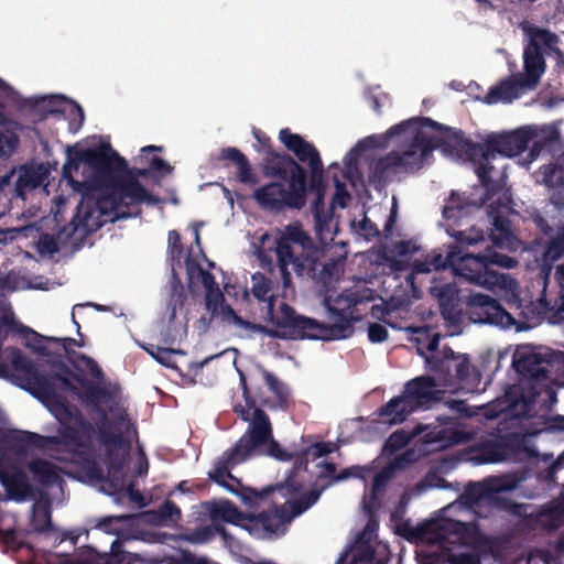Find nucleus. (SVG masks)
Returning a JSON list of instances; mask_svg holds the SVG:
<instances>
[{"instance_id":"f257e3e1","label":"nucleus","mask_w":564,"mask_h":564,"mask_svg":"<svg viewBox=\"0 0 564 564\" xmlns=\"http://www.w3.org/2000/svg\"><path fill=\"white\" fill-rule=\"evenodd\" d=\"M259 455H268L280 462H290L295 457V453L286 451L274 440L271 421L262 409L254 410L247 431L231 448L223 453L214 469L208 473V477L251 508L257 507L259 501L267 499L274 491H279L285 498H294L303 490V484L293 475L284 482L261 490L243 486L240 479L231 474V468Z\"/></svg>"},{"instance_id":"f03ea898","label":"nucleus","mask_w":564,"mask_h":564,"mask_svg":"<svg viewBox=\"0 0 564 564\" xmlns=\"http://www.w3.org/2000/svg\"><path fill=\"white\" fill-rule=\"evenodd\" d=\"M4 355L8 362H3L8 371L11 369L17 373L19 386L42 401L58 421L64 444L86 447L96 432L94 424L85 419L75 404L57 392L48 376L41 372L19 348L8 347Z\"/></svg>"},{"instance_id":"7ed1b4c3","label":"nucleus","mask_w":564,"mask_h":564,"mask_svg":"<svg viewBox=\"0 0 564 564\" xmlns=\"http://www.w3.org/2000/svg\"><path fill=\"white\" fill-rule=\"evenodd\" d=\"M87 158L100 172L104 196L98 200L102 214L110 212L112 219L137 217L141 204L156 205L160 198L149 193L139 177H149L147 167H128L127 161L110 148L106 151H88Z\"/></svg>"},{"instance_id":"20e7f679","label":"nucleus","mask_w":564,"mask_h":564,"mask_svg":"<svg viewBox=\"0 0 564 564\" xmlns=\"http://www.w3.org/2000/svg\"><path fill=\"white\" fill-rule=\"evenodd\" d=\"M364 292L345 290L337 296L326 295L323 305L327 317L333 323L324 324L318 321L301 315L289 304L282 303L279 313L272 317L274 325L281 329L278 337L283 339H319L334 340L345 339L352 335L354 323L359 321L355 315L356 306L366 301H371L372 295L366 296Z\"/></svg>"},{"instance_id":"39448f33","label":"nucleus","mask_w":564,"mask_h":564,"mask_svg":"<svg viewBox=\"0 0 564 564\" xmlns=\"http://www.w3.org/2000/svg\"><path fill=\"white\" fill-rule=\"evenodd\" d=\"M275 256L284 293L292 286L290 265L297 276L307 278L323 288L337 281L343 269L340 259L327 257L326 250L317 247L299 223L284 228L275 242Z\"/></svg>"},{"instance_id":"423d86ee","label":"nucleus","mask_w":564,"mask_h":564,"mask_svg":"<svg viewBox=\"0 0 564 564\" xmlns=\"http://www.w3.org/2000/svg\"><path fill=\"white\" fill-rule=\"evenodd\" d=\"M421 127L441 129L431 118H412L392 126L388 137L403 135L397 150L372 162L369 167V183L376 188L384 186L399 173H414L422 169L424 160L436 148L435 139Z\"/></svg>"},{"instance_id":"0eeeda50","label":"nucleus","mask_w":564,"mask_h":564,"mask_svg":"<svg viewBox=\"0 0 564 564\" xmlns=\"http://www.w3.org/2000/svg\"><path fill=\"white\" fill-rule=\"evenodd\" d=\"M263 173L279 181L253 191L251 198L262 210L280 214L301 210L306 205L307 172L293 156L270 148L263 161Z\"/></svg>"},{"instance_id":"6e6552de","label":"nucleus","mask_w":564,"mask_h":564,"mask_svg":"<svg viewBox=\"0 0 564 564\" xmlns=\"http://www.w3.org/2000/svg\"><path fill=\"white\" fill-rule=\"evenodd\" d=\"M449 139L455 145L463 149L471 160L480 158L485 161L477 166L476 173L485 188V198L488 200L502 189L501 181H495L490 176L494 166L489 161L497 154L507 158L517 156L528 149L530 141L528 133L521 130L492 133L485 139L482 144L466 139L462 130L453 131Z\"/></svg>"},{"instance_id":"1a4fd4ad","label":"nucleus","mask_w":564,"mask_h":564,"mask_svg":"<svg viewBox=\"0 0 564 564\" xmlns=\"http://www.w3.org/2000/svg\"><path fill=\"white\" fill-rule=\"evenodd\" d=\"M436 379L431 376H419L403 386L400 395L393 397L382 405L378 414L389 424H401L410 414L427 410L438 400Z\"/></svg>"},{"instance_id":"9d476101","label":"nucleus","mask_w":564,"mask_h":564,"mask_svg":"<svg viewBox=\"0 0 564 564\" xmlns=\"http://www.w3.org/2000/svg\"><path fill=\"white\" fill-rule=\"evenodd\" d=\"M519 373L529 382L508 386L503 393L506 409L512 415L525 417L530 415L539 394L533 383L541 384L549 380V362L539 355H531L518 362Z\"/></svg>"},{"instance_id":"9b49d317","label":"nucleus","mask_w":564,"mask_h":564,"mask_svg":"<svg viewBox=\"0 0 564 564\" xmlns=\"http://www.w3.org/2000/svg\"><path fill=\"white\" fill-rule=\"evenodd\" d=\"M522 32L528 36V43L523 50V82L529 84V89H534L545 72V59L543 47L555 51L558 36L547 29L522 21L519 24ZM560 53V50H556Z\"/></svg>"},{"instance_id":"f8f14e48","label":"nucleus","mask_w":564,"mask_h":564,"mask_svg":"<svg viewBox=\"0 0 564 564\" xmlns=\"http://www.w3.org/2000/svg\"><path fill=\"white\" fill-rule=\"evenodd\" d=\"M519 482L520 478L514 474L488 477L479 482L467 484L462 499L470 508L489 505L509 512L513 501L502 497V494L512 491Z\"/></svg>"},{"instance_id":"ddd939ff","label":"nucleus","mask_w":564,"mask_h":564,"mask_svg":"<svg viewBox=\"0 0 564 564\" xmlns=\"http://www.w3.org/2000/svg\"><path fill=\"white\" fill-rule=\"evenodd\" d=\"M529 505L512 502L509 513L517 517L516 529L523 534H551L564 525V514L552 502L528 512Z\"/></svg>"},{"instance_id":"4468645a","label":"nucleus","mask_w":564,"mask_h":564,"mask_svg":"<svg viewBox=\"0 0 564 564\" xmlns=\"http://www.w3.org/2000/svg\"><path fill=\"white\" fill-rule=\"evenodd\" d=\"M464 268L468 270L467 281L478 285L491 284L496 273L494 267L513 269L518 265V260L513 257L499 253L491 247H487L484 252H470V257L464 258Z\"/></svg>"},{"instance_id":"2eb2a0df","label":"nucleus","mask_w":564,"mask_h":564,"mask_svg":"<svg viewBox=\"0 0 564 564\" xmlns=\"http://www.w3.org/2000/svg\"><path fill=\"white\" fill-rule=\"evenodd\" d=\"M425 368L446 384L454 381L462 382L469 377L470 360L467 354L455 352L445 345L436 354L426 357Z\"/></svg>"},{"instance_id":"dca6fc26","label":"nucleus","mask_w":564,"mask_h":564,"mask_svg":"<svg viewBox=\"0 0 564 564\" xmlns=\"http://www.w3.org/2000/svg\"><path fill=\"white\" fill-rule=\"evenodd\" d=\"M467 315L475 324H490L509 328L516 324L513 316L494 297L475 293L468 297Z\"/></svg>"},{"instance_id":"f3484780","label":"nucleus","mask_w":564,"mask_h":564,"mask_svg":"<svg viewBox=\"0 0 564 564\" xmlns=\"http://www.w3.org/2000/svg\"><path fill=\"white\" fill-rule=\"evenodd\" d=\"M280 142L291 151L296 158L299 164L306 163L308 166L312 185L316 187L319 174H324V165L318 150L315 145L306 141L297 133H293L291 129L284 128L279 132Z\"/></svg>"},{"instance_id":"a211bd4d","label":"nucleus","mask_w":564,"mask_h":564,"mask_svg":"<svg viewBox=\"0 0 564 564\" xmlns=\"http://www.w3.org/2000/svg\"><path fill=\"white\" fill-rule=\"evenodd\" d=\"M58 443L56 436H45L21 430L7 431L0 426V449L11 448L17 453H25L29 449H45Z\"/></svg>"},{"instance_id":"6ab92c4d","label":"nucleus","mask_w":564,"mask_h":564,"mask_svg":"<svg viewBox=\"0 0 564 564\" xmlns=\"http://www.w3.org/2000/svg\"><path fill=\"white\" fill-rule=\"evenodd\" d=\"M318 467H321V471L317 476V481L322 479H328L326 484L321 485L317 487V482L314 485V487L306 491H302L297 495L299 497L290 501V508L293 513V516H300L306 510H308L313 505L317 502L323 491L335 484V477H336V465L332 462H323L318 464Z\"/></svg>"},{"instance_id":"aec40b11","label":"nucleus","mask_w":564,"mask_h":564,"mask_svg":"<svg viewBox=\"0 0 564 564\" xmlns=\"http://www.w3.org/2000/svg\"><path fill=\"white\" fill-rule=\"evenodd\" d=\"M18 531L25 533L22 536V545L18 546L17 549L3 550L6 552L17 553L22 549H28L31 553H33V547L28 542V538L33 533H47L53 531L52 512L50 505L41 501L34 502L31 508L29 528L21 529L18 527Z\"/></svg>"},{"instance_id":"412c9836","label":"nucleus","mask_w":564,"mask_h":564,"mask_svg":"<svg viewBox=\"0 0 564 564\" xmlns=\"http://www.w3.org/2000/svg\"><path fill=\"white\" fill-rule=\"evenodd\" d=\"M0 481L12 500L21 502L33 496L28 474L14 464L0 468Z\"/></svg>"},{"instance_id":"4be33fe9","label":"nucleus","mask_w":564,"mask_h":564,"mask_svg":"<svg viewBox=\"0 0 564 564\" xmlns=\"http://www.w3.org/2000/svg\"><path fill=\"white\" fill-rule=\"evenodd\" d=\"M509 207L500 199L488 206V216L491 219L490 238L496 247L503 248L513 239L511 221L507 216Z\"/></svg>"},{"instance_id":"5701e85b","label":"nucleus","mask_w":564,"mask_h":564,"mask_svg":"<svg viewBox=\"0 0 564 564\" xmlns=\"http://www.w3.org/2000/svg\"><path fill=\"white\" fill-rule=\"evenodd\" d=\"M437 540L452 543L470 544L478 538V525L475 522H464L443 519L438 523Z\"/></svg>"},{"instance_id":"b1692460","label":"nucleus","mask_w":564,"mask_h":564,"mask_svg":"<svg viewBox=\"0 0 564 564\" xmlns=\"http://www.w3.org/2000/svg\"><path fill=\"white\" fill-rule=\"evenodd\" d=\"M116 448L117 447L108 448L106 451L108 475L105 480L109 484L113 491H121L126 489L132 500L141 499L140 492L134 490L132 482L126 486L122 474L126 455L119 454Z\"/></svg>"},{"instance_id":"393cba45","label":"nucleus","mask_w":564,"mask_h":564,"mask_svg":"<svg viewBox=\"0 0 564 564\" xmlns=\"http://www.w3.org/2000/svg\"><path fill=\"white\" fill-rule=\"evenodd\" d=\"M525 90H530L529 84L523 82L522 74H514L492 86L485 96L484 101L488 105L500 101L511 102L518 99Z\"/></svg>"},{"instance_id":"a878e982","label":"nucleus","mask_w":564,"mask_h":564,"mask_svg":"<svg viewBox=\"0 0 564 564\" xmlns=\"http://www.w3.org/2000/svg\"><path fill=\"white\" fill-rule=\"evenodd\" d=\"M465 257H470V252L460 246L449 245L446 257L441 252L433 251L427 259L435 271L451 268L456 275L467 280L468 270L464 268L463 263Z\"/></svg>"},{"instance_id":"bb28decb","label":"nucleus","mask_w":564,"mask_h":564,"mask_svg":"<svg viewBox=\"0 0 564 564\" xmlns=\"http://www.w3.org/2000/svg\"><path fill=\"white\" fill-rule=\"evenodd\" d=\"M218 160L223 162L229 161L236 166V180L239 183L250 187L259 184L258 174L252 169L249 159L239 149L234 147L221 149Z\"/></svg>"},{"instance_id":"cd10ccee","label":"nucleus","mask_w":564,"mask_h":564,"mask_svg":"<svg viewBox=\"0 0 564 564\" xmlns=\"http://www.w3.org/2000/svg\"><path fill=\"white\" fill-rule=\"evenodd\" d=\"M26 469L32 476V480L43 488H52L58 485L63 479L62 469L54 463L44 458H32L26 463Z\"/></svg>"},{"instance_id":"c85d7f7f","label":"nucleus","mask_w":564,"mask_h":564,"mask_svg":"<svg viewBox=\"0 0 564 564\" xmlns=\"http://www.w3.org/2000/svg\"><path fill=\"white\" fill-rule=\"evenodd\" d=\"M106 150L110 151V144H102L98 148H93V149L91 148L80 149V150L69 149L68 150V159H67L66 163L63 165V177L68 181H73V171H77L79 167V163L84 162L93 171L95 186L101 191L102 189V180L99 177L100 171L94 164H91L89 162L86 153L88 151H106Z\"/></svg>"},{"instance_id":"c756f323","label":"nucleus","mask_w":564,"mask_h":564,"mask_svg":"<svg viewBox=\"0 0 564 564\" xmlns=\"http://www.w3.org/2000/svg\"><path fill=\"white\" fill-rule=\"evenodd\" d=\"M409 329L412 333L411 340L415 344L417 354L424 358L425 362L426 357L441 350L438 349V345L442 335L433 327L424 325L410 327Z\"/></svg>"},{"instance_id":"7c9ffc66","label":"nucleus","mask_w":564,"mask_h":564,"mask_svg":"<svg viewBox=\"0 0 564 564\" xmlns=\"http://www.w3.org/2000/svg\"><path fill=\"white\" fill-rule=\"evenodd\" d=\"M24 534L18 531V514L0 510V544L3 549H17L22 545Z\"/></svg>"},{"instance_id":"2f4dec72","label":"nucleus","mask_w":564,"mask_h":564,"mask_svg":"<svg viewBox=\"0 0 564 564\" xmlns=\"http://www.w3.org/2000/svg\"><path fill=\"white\" fill-rule=\"evenodd\" d=\"M543 183L556 191L552 195V203L557 207H564V166L550 163L540 167Z\"/></svg>"},{"instance_id":"473e14b6","label":"nucleus","mask_w":564,"mask_h":564,"mask_svg":"<svg viewBox=\"0 0 564 564\" xmlns=\"http://www.w3.org/2000/svg\"><path fill=\"white\" fill-rule=\"evenodd\" d=\"M209 517L213 521L221 520L242 528L246 524L247 516L240 511L231 501H214L208 507Z\"/></svg>"},{"instance_id":"72a5a7b5","label":"nucleus","mask_w":564,"mask_h":564,"mask_svg":"<svg viewBox=\"0 0 564 564\" xmlns=\"http://www.w3.org/2000/svg\"><path fill=\"white\" fill-rule=\"evenodd\" d=\"M43 182V173L40 167L22 165L14 184V196L24 198L28 191L39 187Z\"/></svg>"},{"instance_id":"f704fd0d","label":"nucleus","mask_w":564,"mask_h":564,"mask_svg":"<svg viewBox=\"0 0 564 564\" xmlns=\"http://www.w3.org/2000/svg\"><path fill=\"white\" fill-rule=\"evenodd\" d=\"M18 334L20 337L28 339L29 336L40 337V334L29 326L23 325L15 319L14 313L11 308L2 310L0 312V334L1 337L7 339L9 334Z\"/></svg>"},{"instance_id":"c9c22d12","label":"nucleus","mask_w":564,"mask_h":564,"mask_svg":"<svg viewBox=\"0 0 564 564\" xmlns=\"http://www.w3.org/2000/svg\"><path fill=\"white\" fill-rule=\"evenodd\" d=\"M252 294L260 302H267L269 313L273 312L276 295L274 293L275 283L263 273L257 272L251 276Z\"/></svg>"},{"instance_id":"e433bc0d","label":"nucleus","mask_w":564,"mask_h":564,"mask_svg":"<svg viewBox=\"0 0 564 564\" xmlns=\"http://www.w3.org/2000/svg\"><path fill=\"white\" fill-rule=\"evenodd\" d=\"M313 217L315 223V232L321 242L326 245L328 241H333L334 237L338 232V220L335 219L333 207H329L327 212Z\"/></svg>"},{"instance_id":"4c0bfd02","label":"nucleus","mask_w":564,"mask_h":564,"mask_svg":"<svg viewBox=\"0 0 564 564\" xmlns=\"http://www.w3.org/2000/svg\"><path fill=\"white\" fill-rule=\"evenodd\" d=\"M90 219V213L86 212L84 215H82L80 209L78 208L70 223L64 226L59 231V237L65 236L66 239H73L76 235H78L80 238L86 237L88 234L96 229L93 225L89 224Z\"/></svg>"},{"instance_id":"58836bf2","label":"nucleus","mask_w":564,"mask_h":564,"mask_svg":"<svg viewBox=\"0 0 564 564\" xmlns=\"http://www.w3.org/2000/svg\"><path fill=\"white\" fill-rule=\"evenodd\" d=\"M242 529L247 530L252 535H257L261 531L273 533L278 529V521L274 516L262 511L258 514H248L246 524H242Z\"/></svg>"},{"instance_id":"ea45409f","label":"nucleus","mask_w":564,"mask_h":564,"mask_svg":"<svg viewBox=\"0 0 564 564\" xmlns=\"http://www.w3.org/2000/svg\"><path fill=\"white\" fill-rule=\"evenodd\" d=\"M67 373L72 375L75 380L79 382V384L85 390V398L89 400L91 403H109L113 401V394L110 390L99 384L93 383L86 378L72 373L68 369Z\"/></svg>"},{"instance_id":"a19ab883","label":"nucleus","mask_w":564,"mask_h":564,"mask_svg":"<svg viewBox=\"0 0 564 564\" xmlns=\"http://www.w3.org/2000/svg\"><path fill=\"white\" fill-rule=\"evenodd\" d=\"M262 376L269 390L275 397V403L273 406L286 409L290 403V390L284 382H282L274 373L262 369Z\"/></svg>"},{"instance_id":"79ce46f5","label":"nucleus","mask_w":564,"mask_h":564,"mask_svg":"<svg viewBox=\"0 0 564 564\" xmlns=\"http://www.w3.org/2000/svg\"><path fill=\"white\" fill-rule=\"evenodd\" d=\"M104 424L98 427V440L99 442L108 448H122L127 452L130 447V442L123 437L121 433H115L110 426L108 425V419L106 413H102Z\"/></svg>"},{"instance_id":"37998d69","label":"nucleus","mask_w":564,"mask_h":564,"mask_svg":"<svg viewBox=\"0 0 564 564\" xmlns=\"http://www.w3.org/2000/svg\"><path fill=\"white\" fill-rule=\"evenodd\" d=\"M427 442L438 443L440 448L453 446L464 441V432L452 427H441L426 434Z\"/></svg>"},{"instance_id":"c03bdc74","label":"nucleus","mask_w":564,"mask_h":564,"mask_svg":"<svg viewBox=\"0 0 564 564\" xmlns=\"http://www.w3.org/2000/svg\"><path fill=\"white\" fill-rule=\"evenodd\" d=\"M161 524L177 523L181 518V509L172 501L165 500L156 511L152 512Z\"/></svg>"},{"instance_id":"a18cd8bd","label":"nucleus","mask_w":564,"mask_h":564,"mask_svg":"<svg viewBox=\"0 0 564 564\" xmlns=\"http://www.w3.org/2000/svg\"><path fill=\"white\" fill-rule=\"evenodd\" d=\"M186 262V270L191 278L195 274V272L198 273L200 276L202 284L205 288V292L208 290H216L219 289L215 276L207 270H204L195 260H193L189 256L185 260Z\"/></svg>"},{"instance_id":"49530a36","label":"nucleus","mask_w":564,"mask_h":564,"mask_svg":"<svg viewBox=\"0 0 564 564\" xmlns=\"http://www.w3.org/2000/svg\"><path fill=\"white\" fill-rule=\"evenodd\" d=\"M307 191L315 194V199L312 204V214L313 216L323 214L327 212L325 209L324 196L326 191V184L324 182V174H319L318 183L316 187L312 185V178L310 177L307 182Z\"/></svg>"},{"instance_id":"de8ad7c7","label":"nucleus","mask_w":564,"mask_h":564,"mask_svg":"<svg viewBox=\"0 0 564 564\" xmlns=\"http://www.w3.org/2000/svg\"><path fill=\"white\" fill-rule=\"evenodd\" d=\"M560 138L561 135L556 128H549L544 132V135L533 143L530 154L533 156L539 154L542 150L550 151L554 144L560 142Z\"/></svg>"},{"instance_id":"09e8293b","label":"nucleus","mask_w":564,"mask_h":564,"mask_svg":"<svg viewBox=\"0 0 564 564\" xmlns=\"http://www.w3.org/2000/svg\"><path fill=\"white\" fill-rule=\"evenodd\" d=\"M564 254V236H557L552 239L543 253L545 265H551L554 261L558 260Z\"/></svg>"},{"instance_id":"8fccbe9b","label":"nucleus","mask_w":564,"mask_h":564,"mask_svg":"<svg viewBox=\"0 0 564 564\" xmlns=\"http://www.w3.org/2000/svg\"><path fill=\"white\" fill-rule=\"evenodd\" d=\"M536 553L545 564H564V541L560 540L552 550H538Z\"/></svg>"},{"instance_id":"3c124183","label":"nucleus","mask_w":564,"mask_h":564,"mask_svg":"<svg viewBox=\"0 0 564 564\" xmlns=\"http://www.w3.org/2000/svg\"><path fill=\"white\" fill-rule=\"evenodd\" d=\"M142 348L159 364L165 367H170L172 362V354L175 352L174 349L163 348L160 346H155L153 344L142 345Z\"/></svg>"},{"instance_id":"603ef678","label":"nucleus","mask_w":564,"mask_h":564,"mask_svg":"<svg viewBox=\"0 0 564 564\" xmlns=\"http://www.w3.org/2000/svg\"><path fill=\"white\" fill-rule=\"evenodd\" d=\"M393 470L391 467H384L373 477L370 500L373 502L377 500V496L380 491L384 490L389 480L391 479Z\"/></svg>"},{"instance_id":"864d4df0","label":"nucleus","mask_w":564,"mask_h":564,"mask_svg":"<svg viewBox=\"0 0 564 564\" xmlns=\"http://www.w3.org/2000/svg\"><path fill=\"white\" fill-rule=\"evenodd\" d=\"M410 441L411 435L406 431H395L386 441L384 449L389 451L390 453H395L401 448L405 447Z\"/></svg>"},{"instance_id":"5fc2aeb1","label":"nucleus","mask_w":564,"mask_h":564,"mask_svg":"<svg viewBox=\"0 0 564 564\" xmlns=\"http://www.w3.org/2000/svg\"><path fill=\"white\" fill-rule=\"evenodd\" d=\"M167 242V253L171 261L180 263L184 252L181 235L176 230L169 231Z\"/></svg>"},{"instance_id":"6e6d98bb","label":"nucleus","mask_w":564,"mask_h":564,"mask_svg":"<svg viewBox=\"0 0 564 564\" xmlns=\"http://www.w3.org/2000/svg\"><path fill=\"white\" fill-rule=\"evenodd\" d=\"M457 243L465 249V246H473L485 240L484 231L480 229L471 228L469 231H458L456 235Z\"/></svg>"},{"instance_id":"4d7b16f0","label":"nucleus","mask_w":564,"mask_h":564,"mask_svg":"<svg viewBox=\"0 0 564 564\" xmlns=\"http://www.w3.org/2000/svg\"><path fill=\"white\" fill-rule=\"evenodd\" d=\"M225 303V296L220 289L208 290L205 292V306L206 310L212 313V315L218 314L219 308Z\"/></svg>"},{"instance_id":"13d9d810","label":"nucleus","mask_w":564,"mask_h":564,"mask_svg":"<svg viewBox=\"0 0 564 564\" xmlns=\"http://www.w3.org/2000/svg\"><path fill=\"white\" fill-rule=\"evenodd\" d=\"M555 280L558 285V293L554 300L553 308L557 313H564V262L556 267Z\"/></svg>"},{"instance_id":"bf43d9fd","label":"nucleus","mask_w":564,"mask_h":564,"mask_svg":"<svg viewBox=\"0 0 564 564\" xmlns=\"http://www.w3.org/2000/svg\"><path fill=\"white\" fill-rule=\"evenodd\" d=\"M85 119L84 110L78 104H73L68 111V129L76 133L83 126Z\"/></svg>"},{"instance_id":"052dcab7","label":"nucleus","mask_w":564,"mask_h":564,"mask_svg":"<svg viewBox=\"0 0 564 564\" xmlns=\"http://www.w3.org/2000/svg\"><path fill=\"white\" fill-rule=\"evenodd\" d=\"M141 165H148V170H150V174L153 172H160L162 174H170L173 171V167L164 161L162 158L156 155H148V159L140 163Z\"/></svg>"},{"instance_id":"680f3d73","label":"nucleus","mask_w":564,"mask_h":564,"mask_svg":"<svg viewBox=\"0 0 564 564\" xmlns=\"http://www.w3.org/2000/svg\"><path fill=\"white\" fill-rule=\"evenodd\" d=\"M464 209V204L458 195L452 193L447 204L443 208V217L453 219L459 217L460 212Z\"/></svg>"},{"instance_id":"e2e57ef3","label":"nucleus","mask_w":564,"mask_h":564,"mask_svg":"<svg viewBox=\"0 0 564 564\" xmlns=\"http://www.w3.org/2000/svg\"><path fill=\"white\" fill-rule=\"evenodd\" d=\"M105 564H129L128 553L122 550V543L118 540L113 541L110 549V554L105 561Z\"/></svg>"},{"instance_id":"0e129e2a","label":"nucleus","mask_w":564,"mask_h":564,"mask_svg":"<svg viewBox=\"0 0 564 564\" xmlns=\"http://www.w3.org/2000/svg\"><path fill=\"white\" fill-rule=\"evenodd\" d=\"M335 194L332 199V206L334 208L335 205L345 208L350 199V195L346 188L345 183L340 182L337 177H335Z\"/></svg>"},{"instance_id":"69168bd1","label":"nucleus","mask_w":564,"mask_h":564,"mask_svg":"<svg viewBox=\"0 0 564 564\" xmlns=\"http://www.w3.org/2000/svg\"><path fill=\"white\" fill-rule=\"evenodd\" d=\"M370 471L371 469L368 467L350 466L336 475L335 482L343 481L348 478H360L366 480V474H369Z\"/></svg>"},{"instance_id":"338daca9","label":"nucleus","mask_w":564,"mask_h":564,"mask_svg":"<svg viewBox=\"0 0 564 564\" xmlns=\"http://www.w3.org/2000/svg\"><path fill=\"white\" fill-rule=\"evenodd\" d=\"M358 232L365 237L367 240H371L378 238L380 236V231L377 225L370 220L366 215L362 220L358 223Z\"/></svg>"},{"instance_id":"774afa93","label":"nucleus","mask_w":564,"mask_h":564,"mask_svg":"<svg viewBox=\"0 0 564 564\" xmlns=\"http://www.w3.org/2000/svg\"><path fill=\"white\" fill-rule=\"evenodd\" d=\"M389 336L388 329L378 323H371L368 326V338L371 343H382Z\"/></svg>"}]
</instances>
